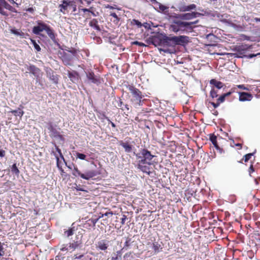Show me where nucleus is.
I'll return each instance as SVG.
<instances>
[{"mask_svg":"<svg viewBox=\"0 0 260 260\" xmlns=\"http://www.w3.org/2000/svg\"><path fill=\"white\" fill-rule=\"evenodd\" d=\"M178 10L181 12H175L167 14V19L169 22V30L176 34H189L192 32L196 27L193 21L190 20L201 17L198 11H192L197 9L194 4L186 5L181 2L177 5Z\"/></svg>","mask_w":260,"mask_h":260,"instance_id":"obj_1","label":"nucleus"},{"mask_svg":"<svg viewBox=\"0 0 260 260\" xmlns=\"http://www.w3.org/2000/svg\"><path fill=\"white\" fill-rule=\"evenodd\" d=\"M170 35L168 36L164 32L160 31L155 35L150 36L145 42L149 45H152L155 47L158 46H167L169 47Z\"/></svg>","mask_w":260,"mask_h":260,"instance_id":"obj_2","label":"nucleus"},{"mask_svg":"<svg viewBox=\"0 0 260 260\" xmlns=\"http://www.w3.org/2000/svg\"><path fill=\"white\" fill-rule=\"evenodd\" d=\"M127 88L130 91L131 95V101L135 108H138L143 105L145 95L133 85H128Z\"/></svg>","mask_w":260,"mask_h":260,"instance_id":"obj_3","label":"nucleus"},{"mask_svg":"<svg viewBox=\"0 0 260 260\" xmlns=\"http://www.w3.org/2000/svg\"><path fill=\"white\" fill-rule=\"evenodd\" d=\"M190 42V38L187 36L170 35L169 47L181 46L185 47Z\"/></svg>","mask_w":260,"mask_h":260,"instance_id":"obj_4","label":"nucleus"},{"mask_svg":"<svg viewBox=\"0 0 260 260\" xmlns=\"http://www.w3.org/2000/svg\"><path fill=\"white\" fill-rule=\"evenodd\" d=\"M139 151V153H138L134 152V155L137 158L141 159L139 160V162L149 166L153 165L152 159L155 157V155L152 154L151 151L146 148H141Z\"/></svg>","mask_w":260,"mask_h":260,"instance_id":"obj_5","label":"nucleus"},{"mask_svg":"<svg viewBox=\"0 0 260 260\" xmlns=\"http://www.w3.org/2000/svg\"><path fill=\"white\" fill-rule=\"evenodd\" d=\"M85 73L87 79L90 83L99 85L102 83L103 79L99 74L95 75L91 70H87L85 71Z\"/></svg>","mask_w":260,"mask_h":260,"instance_id":"obj_6","label":"nucleus"},{"mask_svg":"<svg viewBox=\"0 0 260 260\" xmlns=\"http://www.w3.org/2000/svg\"><path fill=\"white\" fill-rule=\"evenodd\" d=\"M37 25L32 28V32L36 35H39L42 37L46 36L41 34L43 31H46L48 24L45 23L43 21L39 20L36 21Z\"/></svg>","mask_w":260,"mask_h":260,"instance_id":"obj_7","label":"nucleus"},{"mask_svg":"<svg viewBox=\"0 0 260 260\" xmlns=\"http://www.w3.org/2000/svg\"><path fill=\"white\" fill-rule=\"evenodd\" d=\"M4 9L12 12L18 13L17 10L11 6L6 0H0V14L3 16H8V13L4 11Z\"/></svg>","mask_w":260,"mask_h":260,"instance_id":"obj_8","label":"nucleus"},{"mask_svg":"<svg viewBox=\"0 0 260 260\" xmlns=\"http://www.w3.org/2000/svg\"><path fill=\"white\" fill-rule=\"evenodd\" d=\"M47 128L50 133L49 136L51 138L59 139L63 143L64 142L65 139L63 136L60 134V133L57 131V128L53 126L52 122H50L48 123Z\"/></svg>","mask_w":260,"mask_h":260,"instance_id":"obj_9","label":"nucleus"},{"mask_svg":"<svg viewBox=\"0 0 260 260\" xmlns=\"http://www.w3.org/2000/svg\"><path fill=\"white\" fill-rule=\"evenodd\" d=\"M60 54L61 55V60L64 65L67 66H73V60L75 58L73 55H72L65 51L60 52Z\"/></svg>","mask_w":260,"mask_h":260,"instance_id":"obj_10","label":"nucleus"},{"mask_svg":"<svg viewBox=\"0 0 260 260\" xmlns=\"http://www.w3.org/2000/svg\"><path fill=\"white\" fill-rule=\"evenodd\" d=\"M253 48V45H249L247 44H242L240 45H236L233 48V51L235 52H242L245 54L247 51H250Z\"/></svg>","mask_w":260,"mask_h":260,"instance_id":"obj_11","label":"nucleus"},{"mask_svg":"<svg viewBox=\"0 0 260 260\" xmlns=\"http://www.w3.org/2000/svg\"><path fill=\"white\" fill-rule=\"evenodd\" d=\"M69 247L74 250L76 249H81L82 247L81 237L76 236L75 239L73 240L69 244Z\"/></svg>","mask_w":260,"mask_h":260,"instance_id":"obj_12","label":"nucleus"},{"mask_svg":"<svg viewBox=\"0 0 260 260\" xmlns=\"http://www.w3.org/2000/svg\"><path fill=\"white\" fill-rule=\"evenodd\" d=\"M101 173L96 170H88L86 171L84 173H82L80 177L83 179L89 180L91 178L100 175Z\"/></svg>","mask_w":260,"mask_h":260,"instance_id":"obj_13","label":"nucleus"},{"mask_svg":"<svg viewBox=\"0 0 260 260\" xmlns=\"http://www.w3.org/2000/svg\"><path fill=\"white\" fill-rule=\"evenodd\" d=\"M45 31L54 43L58 44L59 39L57 38V34L52 27L48 25Z\"/></svg>","mask_w":260,"mask_h":260,"instance_id":"obj_14","label":"nucleus"},{"mask_svg":"<svg viewBox=\"0 0 260 260\" xmlns=\"http://www.w3.org/2000/svg\"><path fill=\"white\" fill-rule=\"evenodd\" d=\"M27 70L29 71V73L32 74L34 77L42 75L43 74L41 69L32 64H29V66L27 67Z\"/></svg>","mask_w":260,"mask_h":260,"instance_id":"obj_15","label":"nucleus"},{"mask_svg":"<svg viewBox=\"0 0 260 260\" xmlns=\"http://www.w3.org/2000/svg\"><path fill=\"white\" fill-rule=\"evenodd\" d=\"M237 92L239 94V100L240 102L250 101L253 98L252 94L250 93L237 91Z\"/></svg>","mask_w":260,"mask_h":260,"instance_id":"obj_16","label":"nucleus"},{"mask_svg":"<svg viewBox=\"0 0 260 260\" xmlns=\"http://www.w3.org/2000/svg\"><path fill=\"white\" fill-rule=\"evenodd\" d=\"M99 220V218H91L85 221L84 224V228L90 229L91 227L95 228V224Z\"/></svg>","mask_w":260,"mask_h":260,"instance_id":"obj_17","label":"nucleus"},{"mask_svg":"<svg viewBox=\"0 0 260 260\" xmlns=\"http://www.w3.org/2000/svg\"><path fill=\"white\" fill-rule=\"evenodd\" d=\"M67 75L70 78V80L73 83H76L79 80V73L76 71L72 72L68 71Z\"/></svg>","mask_w":260,"mask_h":260,"instance_id":"obj_18","label":"nucleus"},{"mask_svg":"<svg viewBox=\"0 0 260 260\" xmlns=\"http://www.w3.org/2000/svg\"><path fill=\"white\" fill-rule=\"evenodd\" d=\"M209 83L211 85H212L214 87L218 89H220L225 86V84L220 81H218L215 79H212L210 80Z\"/></svg>","mask_w":260,"mask_h":260,"instance_id":"obj_19","label":"nucleus"},{"mask_svg":"<svg viewBox=\"0 0 260 260\" xmlns=\"http://www.w3.org/2000/svg\"><path fill=\"white\" fill-rule=\"evenodd\" d=\"M24 108V107L20 105L19 107L16 110H12L10 111V112L12 113L15 116H19L20 118H21L24 112L22 110Z\"/></svg>","mask_w":260,"mask_h":260,"instance_id":"obj_20","label":"nucleus"},{"mask_svg":"<svg viewBox=\"0 0 260 260\" xmlns=\"http://www.w3.org/2000/svg\"><path fill=\"white\" fill-rule=\"evenodd\" d=\"M74 223L72 224V226L67 230H64L63 235L66 238H69L73 235L75 231V227L74 226Z\"/></svg>","mask_w":260,"mask_h":260,"instance_id":"obj_21","label":"nucleus"},{"mask_svg":"<svg viewBox=\"0 0 260 260\" xmlns=\"http://www.w3.org/2000/svg\"><path fill=\"white\" fill-rule=\"evenodd\" d=\"M108 247V243L105 240H101L98 242L96 248L101 250H106Z\"/></svg>","mask_w":260,"mask_h":260,"instance_id":"obj_22","label":"nucleus"},{"mask_svg":"<svg viewBox=\"0 0 260 260\" xmlns=\"http://www.w3.org/2000/svg\"><path fill=\"white\" fill-rule=\"evenodd\" d=\"M11 33L17 36H19L21 38H24L25 34L15 27H13L10 29Z\"/></svg>","mask_w":260,"mask_h":260,"instance_id":"obj_23","label":"nucleus"},{"mask_svg":"<svg viewBox=\"0 0 260 260\" xmlns=\"http://www.w3.org/2000/svg\"><path fill=\"white\" fill-rule=\"evenodd\" d=\"M120 145L124 149L125 151L127 153L131 152L134 147L133 145L129 144L128 142H121Z\"/></svg>","mask_w":260,"mask_h":260,"instance_id":"obj_24","label":"nucleus"},{"mask_svg":"<svg viewBox=\"0 0 260 260\" xmlns=\"http://www.w3.org/2000/svg\"><path fill=\"white\" fill-rule=\"evenodd\" d=\"M89 25L90 27H92L97 31H100L101 30L100 26L98 24V21L96 19H93L91 20L89 22Z\"/></svg>","mask_w":260,"mask_h":260,"instance_id":"obj_25","label":"nucleus"},{"mask_svg":"<svg viewBox=\"0 0 260 260\" xmlns=\"http://www.w3.org/2000/svg\"><path fill=\"white\" fill-rule=\"evenodd\" d=\"M141 163H139L138 164V169L140 171L143 172L144 173L147 174V175H150L152 173L149 171L150 168L147 166H143L141 165Z\"/></svg>","mask_w":260,"mask_h":260,"instance_id":"obj_26","label":"nucleus"},{"mask_svg":"<svg viewBox=\"0 0 260 260\" xmlns=\"http://www.w3.org/2000/svg\"><path fill=\"white\" fill-rule=\"evenodd\" d=\"M10 168L13 174H14L17 177L19 176L20 174V171L16 163H14L12 166H10Z\"/></svg>","mask_w":260,"mask_h":260,"instance_id":"obj_27","label":"nucleus"},{"mask_svg":"<svg viewBox=\"0 0 260 260\" xmlns=\"http://www.w3.org/2000/svg\"><path fill=\"white\" fill-rule=\"evenodd\" d=\"M51 143L54 145V146L55 147V149L56 152H57V153H58L60 158L63 161V162H64L65 165H67V161L65 160L64 157V156H63V154H62V153L61 152V149L56 145V143L55 142H52Z\"/></svg>","mask_w":260,"mask_h":260,"instance_id":"obj_28","label":"nucleus"},{"mask_svg":"<svg viewBox=\"0 0 260 260\" xmlns=\"http://www.w3.org/2000/svg\"><path fill=\"white\" fill-rule=\"evenodd\" d=\"M220 22L225 23L229 26L232 27L234 28H237L238 26V25L232 22L231 20L226 19H220L219 20Z\"/></svg>","mask_w":260,"mask_h":260,"instance_id":"obj_29","label":"nucleus"},{"mask_svg":"<svg viewBox=\"0 0 260 260\" xmlns=\"http://www.w3.org/2000/svg\"><path fill=\"white\" fill-rule=\"evenodd\" d=\"M154 9L157 12H164L168 10L169 7L159 3L157 6L153 7Z\"/></svg>","mask_w":260,"mask_h":260,"instance_id":"obj_30","label":"nucleus"},{"mask_svg":"<svg viewBox=\"0 0 260 260\" xmlns=\"http://www.w3.org/2000/svg\"><path fill=\"white\" fill-rule=\"evenodd\" d=\"M73 154L74 155L76 156L77 158H78L81 160H84L88 161L87 159V155L83 153H81L78 151H73Z\"/></svg>","mask_w":260,"mask_h":260,"instance_id":"obj_31","label":"nucleus"},{"mask_svg":"<svg viewBox=\"0 0 260 260\" xmlns=\"http://www.w3.org/2000/svg\"><path fill=\"white\" fill-rule=\"evenodd\" d=\"M209 137V140L211 142L214 146L218 144L217 136L214 134H210Z\"/></svg>","mask_w":260,"mask_h":260,"instance_id":"obj_32","label":"nucleus"},{"mask_svg":"<svg viewBox=\"0 0 260 260\" xmlns=\"http://www.w3.org/2000/svg\"><path fill=\"white\" fill-rule=\"evenodd\" d=\"M73 169L72 170V174L76 177H80L82 173L79 170L77 166L73 165Z\"/></svg>","mask_w":260,"mask_h":260,"instance_id":"obj_33","label":"nucleus"},{"mask_svg":"<svg viewBox=\"0 0 260 260\" xmlns=\"http://www.w3.org/2000/svg\"><path fill=\"white\" fill-rule=\"evenodd\" d=\"M153 249L154 250L155 253H158L159 251L162 250V247L161 245L156 242L153 243Z\"/></svg>","mask_w":260,"mask_h":260,"instance_id":"obj_34","label":"nucleus"},{"mask_svg":"<svg viewBox=\"0 0 260 260\" xmlns=\"http://www.w3.org/2000/svg\"><path fill=\"white\" fill-rule=\"evenodd\" d=\"M59 76L55 73L54 75L50 77L49 79L54 84L57 85L58 83Z\"/></svg>","mask_w":260,"mask_h":260,"instance_id":"obj_35","label":"nucleus"},{"mask_svg":"<svg viewBox=\"0 0 260 260\" xmlns=\"http://www.w3.org/2000/svg\"><path fill=\"white\" fill-rule=\"evenodd\" d=\"M199 14L202 15L201 17L204 16L215 17V15L214 14V13H212L211 10H208L205 9L204 11L203 12V13L199 12Z\"/></svg>","mask_w":260,"mask_h":260,"instance_id":"obj_36","label":"nucleus"},{"mask_svg":"<svg viewBox=\"0 0 260 260\" xmlns=\"http://www.w3.org/2000/svg\"><path fill=\"white\" fill-rule=\"evenodd\" d=\"M31 43L32 44L34 48L37 51L40 52L41 50V48L39 45L37 44L36 41L33 39L30 38Z\"/></svg>","mask_w":260,"mask_h":260,"instance_id":"obj_37","label":"nucleus"},{"mask_svg":"<svg viewBox=\"0 0 260 260\" xmlns=\"http://www.w3.org/2000/svg\"><path fill=\"white\" fill-rule=\"evenodd\" d=\"M131 244V239L129 238H127L126 239L125 242L124 243V246L122 248V249H124V250H128Z\"/></svg>","mask_w":260,"mask_h":260,"instance_id":"obj_38","label":"nucleus"},{"mask_svg":"<svg viewBox=\"0 0 260 260\" xmlns=\"http://www.w3.org/2000/svg\"><path fill=\"white\" fill-rule=\"evenodd\" d=\"M42 75H40V76H37L35 77L36 78V79H35L36 84H38V85L41 86V87L43 88L44 84L42 82Z\"/></svg>","mask_w":260,"mask_h":260,"instance_id":"obj_39","label":"nucleus"},{"mask_svg":"<svg viewBox=\"0 0 260 260\" xmlns=\"http://www.w3.org/2000/svg\"><path fill=\"white\" fill-rule=\"evenodd\" d=\"M255 152H256V150H255L252 153H249L245 154L244 156V161L247 162L251 158V157L254 155V154L255 153Z\"/></svg>","mask_w":260,"mask_h":260,"instance_id":"obj_40","label":"nucleus"},{"mask_svg":"<svg viewBox=\"0 0 260 260\" xmlns=\"http://www.w3.org/2000/svg\"><path fill=\"white\" fill-rule=\"evenodd\" d=\"M99 113L102 115V116L103 117V118L107 119L109 122V123L111 124L112 127H114V128L116 127V124L114 122L111 121L108 117L106 116L105 113H104V112H102V113L99 112Z\"/></svg>","mask_w":260,"mask_h":260,"instance_id":"obj_41","label":"nucleus"},{"mask_svg":"<svg viewBox=\"0 0 260 260\" xmlns=\"http://www.w3.org/2000/svg\"><path fill=\"white\" fill-rule=\"evenodd\" d=\"M132 25H136L138 28L142 27V24L139 20L134 19L131 22Z\"/></svg>","mask_w":260,"mask_h":260,"instance_id":"obj_42","label":"nucleus"},{"mask_svg":"<svg viewBox=\"0 0 260 260\" xmlns=\"http://www.w3.org/2000/svg\"><path fill=\"white\" fill-rule=\"evenodd\" d=\"M236 90V87H233L229 91L222 93V95L226 98V97L230 96L233 93L235 92H237Z\"/></svg>","mask_w":260,"mask_h":260,"instance_id":"obj_43","label":"nucleus"},{"mask_svg":"<svg viewBox=\"0 0 260 260\" xmlns=\"http://www.w3.org/2000/svg\"><path fill=\"white\" fill-rule=\"evenodd\" d=\"M218 96L217 91L215 90L214 87H212L210 92V96L214 99L217 98Z\"/></svg>","mask_w":260,"mask_h":260,"instance_id":"obj_44","label":"nucleus"},{"mask_svg":"<svg viewBox=\"0 0 260 260\" xmlns=\"http://www.w3.org/2000/svg\"><path fill=\"white\" fill-rule=\"evenodd\" d=\"M46 72L47 77L48 78H49L50 77L54 75L56 73V72H54L51 68H47Z\"/></svg>","mask_w":260,"mask_h":260,"instance_id":"obj_45","label":"nucleus"},{"mask_svg":"<svg viewBox=\"0 0 260 260\" xmlns=\"http://www.w3.org/2000/svg\"><path fill=\"white\" fill-rule=\"evenodd\" d=\"M151 25H153V23L151 21L150 23L144 22L142 24V26L147 30H152Z\"/></svg>","mask_w":260,"mask_h":260,"instance_id":"obj_46","label":"nucleus"},{"mask_svg":"<svg viewBox=\"0 0 260 260\" xmlns=\"http://www.w3.org/2000/svg\"><path fill=\"white\" fill-rule=\"evenodd\" d=\"M71 55H73L75 58H77L78 50L75 48H71L69 51Z\"/></svg>","mask_w":260,"mask_h":260,"instance_id":"obj_47","label":"nucleus"},{"mask_svg":"<svg viewBox=\"0 0 260 260\" xmlns=\"http://www.w3.org/2000/svg\"><path fill=\"white\" fill-rule=\"evenodd\" d=\"M64 1L63 0L62 1V4H60L59 5V8H60V11L62 13H64V11L67 10L68 7L66 5V4H64Z\"/></svg>","mask_w":260,"mask_h":260,"instance_id":"obj_48","label":"nucleus"},{"mask_svg":"<svg viewBox=\"0 0 260 260\" xmlns=\"http://www.w3.org/2000/svg\"><path fill=\"white\" fill-rule=\"evenodd\" d=\"M131 44L132 45H137V46H139L140 47H146L147 46V45H145L144 43L141 42H139L138 41H135L132 42Z\"/></svg>","mask_w":260,"mask_h":260,"instance_id":"obj_49","label":"nucleus"},{"mask_svg":"<svg viewBox=\"0 0 260 260\" xmlns=\"http://www.w3.org/2000/svg\"><path fill=\"white\" fill-rule=\"evenodd\" d=\"M233 55H234L235 57L243 58L245 57V54L243 53L242 52H235Z\"/></svg>","mask_w":260,"mask_h":260,"instance_id":"obj_50","label":"nucleus"},{"mask_svg":"<svg viewBox=\"0 0 260 260\" xmlns=\"http://www.w3.org/2000/svg\"><path fill=\"white\" fill-rule=\"evenodd\" d=\"M259 55H260V52L256 53V54L250 53V54H245V58L251 59V58H252L253 57H256V56H259Z\"/></svg>","mask_w":260,"mask_h":260,"instance_id":"obj_51","label":"nucleus"},{"mask_svg":"<svg viewBox=\"0 0 260 260\" xmlns=\"http://www.w3.org/2000/svg\"><path fill=\"white\" fill-rule=\"evenodd\" d=\"M54 156L56 160L57 167L58 169H60V168H61V167H62L61 165V162L60 160H59V158L58 156V155L56 153H54Z\"/></svg>","mask_w":260,"mask_h":260,"instance_id":"obj_52","label":"nucleus"},{"mask_svg":"<svg viewBox=\"0 0 260 260\" xmlns=\"http://www.w3.org/2000/svg\"><path fill=\"white\" fill-rule=\"evenodd\" d=\"M13 184L12 182L8 180L6 182L4 183L3 186L7 189H10L11 188V185Z\"/></svg>","mask_w":260,"mask_h":260,"instance_id":"obj_53","label":"nucleus"},{"mask_svg":"<svg viewBox=\"0 0 260 260\" xmlns=\"http://www.w3.org/2000/svg\"><path fill=\"white\" fill-rule=\"evenodd\" d=\"M60 249L61 251L64 252V251H68V250H69L70 249H71L69 247V244H66V245H64V244L62 245Z\"/></svg>","mask_w":260,"mask_h":260,"instance_id":"obj_54","label":"nucleus"},{"mask_svg":"<svg viewBox=\"0 0 260 260\" xmlns=\"http://www.w3.org/2000/svg\"><path fill=\"white\" fill-rule=\"evenodd\" d=\"M64 1V4H66V5L67 6V7L69 6H72L74 3L75 2L74 1H70V0H63Z\"/></svg>","mask_w":260,"mask_h":260,"instance_id":"obj_55","label":"nucleus"},{"mask_svg":"<svg viewBox=\"0 0 260 260\" xmlns=\"http://www.w3.org/2000/svg\"><path fill=\"white\" fill-rule=\"evenodd\" d=\"M225 100V98L224 96L222 94H221L218 98L217 99V101L220 104L223 103Z\"/></svg>","mask_w":260,"mask_h":260,"instance_id":"obj_56","label":"nucleus"},{"mask_svg":"<svg viewBox=\"0 0 260 260\" xmlns=\"http://www.w3.org/2000/svg\"><path fill=\"white\" fill-rule=\"evenodd\" d=\"M241 40H246V41H251V37L250 36H247L246 35L242 34L241 36Z\"/></svg>","mask_w":260,"mask_h":260,"instance_id":"obj_57","label":"nucleus"},{"mask_svg":"<svg viewBox=\"0 0 260 260\" xmlns=\"http://www.w3.org/2000/svg\"><path fill=\"white\" fill-rule=\"evenodd\" d=\"M214 14H215V16H216L218 18H222L223 16H225L226 18H228L229 16L228 14H221L219 13H218L217 12H216Z\"/></svg>","mask_w":260,"mask_h":260,"instance_id":"obj_58","label":"nucleus"},{"mask_svg":"<svg viewBox=\"0 0 260 260\" xmlns=\"http://www.w3.org/2000/svg\"><path fill=\"white\" fill-rule=\"evenodd\" d=\"M215 149L219 152V153L222 154L224 153V150L218 145V144L214 146Z\"/></svg>","mask_w":260,"mask_h":260,"instance_id":"obj_59","label":"nucleus"},{"mask_svg":"<svg viewBox=\"0 0 260 260\" xmlns=\"http://www.w3.org/2000/svg\"><path fill=\"white\" fill-rule=\"evenodd\" d=\"M105 8H108V9H110L111 10H113V9H117L118 10H120V9L118 8L116 5L111 6L110 5H107V6H105Z\"/></svg>","mask_w":260,"mask_h":260,"instance_id":"obj_60","label":"nucleus"},{"mask_svg":"<svg viewBox=\"0 0 260 260\" xmlns=\"http://www.w3.org/2000/svg\"><path fill=\"white\" fill-rule=\"evenodd\" d=\"M209 103L215 109L218 108L220 105L217 101L216 102H209Z\"/></svg>","mask_w":260,"mask_h":260,"instance_id":"obj_61","label":"nucleus"},{"mask_svg":"<svg viewBox=\"0 0 260 260\" xmlns=\"http://www.w3.org/2000/svg\"><path fill=\"white\" fill-rule=\"evenodd\" d=\"M74 184L76 185L75 188L77 191H81L86 192H87V191L86 190H85L83 188L80 187L79 186H78L76 183H75Z\"/></svg>","mask_w":260,"mask_h":260,"instance_id":"obj_62","label":"nucleus"},{"mask_svg":"<svg viewBox=\"0 0 260 260\" xmlns=\"http://www.w3.org/2000/svg\"><path fill=\"white\" fill-rule=\"evenodd\" d=\"M3 243L0 242V256H3L5 254L4 251Z\"/></svg>","mask_w":260,"mask_h":260,"instance_id":"obj_63","label":"nucleus"},{"mask_svg":"<svg viewBox=\"0 0 260 260\" xmlns=\"http://www.w3.org/2000/svg\"><path fill=\"white\" fill-rule=\"evenodd\" d=\"M127 219V216L126 215H124V214L122 215V217L121 218V221H120L121 224H122V225L124 224L125 220Z\"/></svg>","mask_w":260,"mask_h":260,"instance_id":"obj_64","label":"nucleus"}]
</instances>
